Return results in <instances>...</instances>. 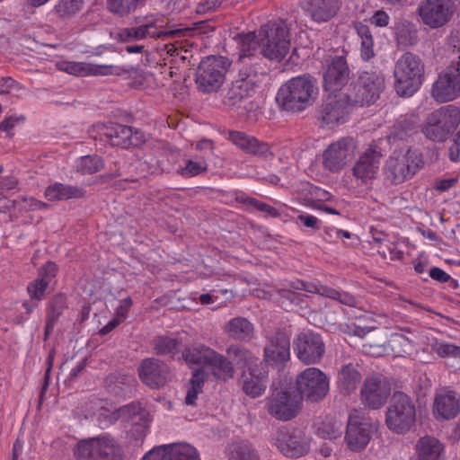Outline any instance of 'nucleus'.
<instances>
[{"instance_id":"f257e3e1","label":"nucleus","mask_w":460,"mask_h":460,"mask_svg":"<svg viewBox=\"0 0 460 460\" xmlns=\"http://www.w3.org/2000/svg\"><path fill=\"white\" fill-rule=\"evenodd\" d=\"M235 40L240 50L239 59L243 64L246 58L257 55L280 61L290 50L289 30L282 21L261 26L258 34H240Z\"/></svg>"},{"instance_id":"f03ea898","label":"nucleus","mask_w":460,"mask_h":460,"mask_svg":"<svg viewBox=\"0 0 460 460\" xmlns=\"http://www.w3.org/2000/svg\"><path fill=\"white\" fill-rule=\"evenodd\" d=\"M315 82L308 75L292 77L279 89L276 102L285 111H302L310 106L316 96Z\"/></svg>"},{"instance_id":"7ed1b4c3","label":"nucleus","mask_w":460,"mask_h":460,"mask_svg":"<svg viewBox=\"0 0 460 460\" xmlns=\"http://www.w3.org/2000/svg\"><path fill=\"white\" fill-rule=\"evenodd\" d=\"M394 75L396 93L403 97L411 96L422 84L424 65L418 56L407 52L397 60Z\"/></svg>"},{"instance_id":"20e7f679","label":"nucleus","mask_w":460,"mask_h":460,"mask_svg":"<svg viewBox=\"0 0 460 460\" xmlns=\"http://www.w3.org/2000/svg\"><path fill=\"white\" fill-rule=\"evenodd\" d=\"M385 421L393 433H408L416 422V408L411 397L403 393H395L386 409Z\"/></svg>"},{"instance_id":"39448f33","label":"nucleus","mask_w":460,"mask_h":460,"mask_svg":"<svg viewBox=\"0 0 460 460\" xmlns=\"http://www.w3.org/2000/svg\"><path fill=\"white\" fill-rule=\"evenodd\" d=\"M357 143L352 137H341L328 144L317 154L315 160L330 173H338L347 167L355 156Z\"/></svg>"},{"instance_id":"423d86ee","label":"nucleus","mask_w":460,"mask_h":460,"mask_svg":"<svg viewBox=\"0 0 460 460\" xmlns=\"http://www.w3.org/2000/svg\"><path fill=\"white\" fill-rule=\"evenodd\" d=\"M459 124L460 109L450 104L429 113L421 131L431 140L443 141Z\"/></svg>"},{"instance_id":"0eeeda50","label":"nucleus","mask_w":460,"mask_h":460,"mask_svg":"<svg viewBox=\"0 0 460 460\" xmlns=\"http://www.w3.org/2000/svg\"><path fill=\"white\" fill-rule=\"evenodd\" d=\"M74 453L77 460H119L120 457L119 444L108 435L79 441Z\"/></svg>"},{"instance_id":"6e6552de","label":"nucleus","mask_w":460,"mask_h":460,"mask_svg":"<svg viewBox=\"0 0 460 460\" xmlns=\"http://www.w3.org/2000/svg\"><path fill=\"white\" fill-rule=\"evenodd\" d=\"M296 388L299 397L312 402L322 401L330 389V380L326 374L317 367H307L296 378Z\"/></svg>"},{"instance_id":"1a4fd4ad","label":"nucleus","mask_w":460,"mask_h":460,"mask_svg":"<svg viewBox=\"0 0 460 460\" xmlns=\"http://www.w3.org/2000/svg\"><path fill=\"white\" fill-rule=\"evenodd\" d=\"M456 12L455 0H422L416 9L421 22L431 30L446 26Z\"/></svg>"},{"instance_id":"9d476101","label":"nucleus","mask_w":460,"mask_h":460,"mask_svg":"<svg viewBox=\"0 0 460 460\" xmlns=\"http://www.w3.org/2000/svg\"><path fill=\"white\" fill-rule=\"evenodd\" d=\"M265 409L277 420L287 421L295 418L301 409V398L287 388H276L265 400Z\"/></svg>"},{"instance_id":"9b49d317","label":"nucleus","mask_w":460,"mask_h":460,"mask_svg":"<svg viewBox=\"0 0 460 460\" xmlns=\"http://www.w3.org/2000/svg\"><path fill=\"white\" fill-rule=\"evenodd\" d=\"M352 102L348 93L328 94L325 102L319 111V121L322 128L332 129L349 118Z\"/></svg>"},{"instance_id":"f8f14e48","label":"nucleus","mask_w":460,"mask_h":460,"mask_svg":"<svg viewBox=\"0 0 460 460\" xmlns=\"http://www.w3.org/2000/svg\"><path fill=\"white\" fill-rule=\"evenodd\" d=\"M230 66L227 58L210 56L203 58L199 66L196 83L203 92L216 91L224 82Z\"/></svg>"},{"instance_id":"ddd939ff","label":"nucleus","mask_w":460,"mask_h":460,"mask_svg":"<svg viewBox=\"0 0 460 460\" xmlns=\"http://www.w3.org/2000/svg\"><path fill=\"white\" fill-rule=\"evenodd\" d=\"M163 27L160 18L150 16L146 18L143 24L135 28H126L118 33V39L121 41L140 40L146 37L164 38L173 36H186L191 32L190 28L170 31L160 30Z\"/></svg>"},{"instance_id":"4468645a","label":"nucleus","mask_w":460,"mask_h":460,"mask_svg":"<svg viewBox=\"0 0 460 460\" xmlns=\"http://www.w3.org/2000/svg\"><path fill=\"white\" fill-rule=\"evenodd\" d=\"M385 86V78L376 72H363L353 85L352 103L369 105L374 103Z\"/></svg>"},{"instance_id":"2eb2a0df","label":"nucleus","mask_w":460,"mask_h":460,"mask_svg":"<svg viewBox=\"0 0 460 460\" xmlns=\"http://www.w3.org/2000/svg\"><path fill=\"white\" fill-rule=\"evenodd\" d=\"M421 163L420 157L408 150L403 154L390 156L385 164L386 173L394 183H400L411 178L420 167Z\"/></svg>"},{"instance_id":"dca6fc26","label":"nucleus","mask_w":460,"mask_h":460,"mask_svg":"<svg viewBox=\"0 0 460 460\" xmlns=\"http://www.w3.org/2000/svg\"><path fill=\"white\" fill-rule=\"evenodd\" d=\"M381 156L377 145L371 143L352 166V175L362 184H367L378 174Z\"/></svg>"},{"instance_id":"f3484780","label":"nucleus","mask_w":460,"mask_h":460,"mask_svg":"<svg viewBox=\"0 0 460 460\" xmlns=\"http://www.w3.org/2000/svg\"><path fill=\"white\" fill-rule=\"evenodd\" d=\"M274 445L286 456L300 457L309 450L305 435L298 429H279L273 438Z\"/></svg>"},{"instance_id":"a211bd4d","label":"nucleus","mask_w":460,"mask_h":460,"mask_svg":"<svg viewBox=\"0 0 460 460\" xmlns=\"http://www.w3.org/2000/svg\"><path fill=\"white\" fill-rule=\"evenodd\" d=\"M98 404L100 407L93 414L102 429L109 427L118 420H130L135 422L137 417L140 420H143L147 415L146 411L136 403L128 404L118 409L104 406L102 401H99ZM105 404L107 403L105 402Z\"/></svg>"},{"instance_id":"6ab92c4d","label":"nucleus","mask_w":460,"mask_h":460,"mask_svg":"<svg viewBox=\"0 0 460 460\" xmlns=\"http://www.w3.org/2000/svg\"><path fill=\"white\" fill-rule=\"evenodd\" d=\"M349 69L345 58L334 57L323 68V88L329 94H338L347 84Z\"/></svg>"},{"instance_id":"aec40b11","label":"nucleus","mask_w":460,"mask_h":460,"mask_svg":"<svg viewBox=\"0 0 460 460\" xmlns=\"http://www.w3.org/2000/svg\"><path fill=\"white\" fill-rule=\"evenodd\" d=\"M59 71L75 76L120 75L123 69L113 65H99L89 62L60 60L56 64Z\"/></svg>"},{"instance_id":"412c9836","label":"nucleus","mask_w":460,"mask_h":460,"mask_svg":"<svg viewBox=\"0 0 460 460\" xmlns=\"http://www.w3.org/2000/svg\"><path fill=\"white\" fill-rule=\"evenodd\" d=\"M295 350L302 362L310 365L319 362L325 351V346L320 335L308 332L297 336Z\"/></svg>"},{"instance_id":"4be33fe9","label":"nucleus","mask_w":460,"mask_h":460,"mask_svg":"<svg viewBox=\"0 0 460 460\" xmlns=\"http://www.w3.org/2000/svg\"><path fill=\"white\" fill-rule=\"evenodd\" d=\"M391 394L389 383L381 377L366 379L361 388V401L370 409H379L387 401Z\"/></svg>"},{"instance_id":"5701e85b","label":"nucleus","mask_w":460,"mask_h":460,"mask_svg":"<svg viewBox=\"0 0 460 460\" xmlns=\"http://www.w3.org/2000/svg\"><path fill=\"white\" fill-rule=\"evenodd\" d=\"M290 358V342L288 336L279 332L269 338L264 348V361L267 365L282 367Z\"/></svg>"},{"instance_id":"b1692460","label":"nucleus","mask_w":460,"mask_h":460,"mask_svg":"<svg viewBox=\"0 0 460 460\" xmlns=\"http://www.w3.org/2000/svg\"><path fill=\"white\" fill-rule=\"evenodd\" d=\"M138 373L142 382L151 388L164 385L170 377L168 367L155 358L145 359L138 368Z\"/></svg>"},{"instance_id":"393cba45","label":"nucleus","mask_w":460,"mask_h":460,"mask_svg":"<svg viewBox=\"0 0 460 460\" xmlns=\"http://www.w3.org/2000/svg\"><path fill=\"white\" fill-rule=\"evenodd\" d=\"M341 5V0H301L300 6L312 21L321 23L333 18Z\"/></svg>"},{"instance_id":"a878e982","label":"nucleus","mask_w":460,"mask_h":460,"mask_svg":"<svg viewBox=\"0 0 460 460\" xmlns=\"http://www.w3.org/2000/svg\"><path fill=\"white\" fill-rule=\"evenodd\" d=\"M376 429V425L368 422H358L350 418L345 437L348 447L355 452L363 450L369 443L373 431Z\"/></svg>"},{"instance_id":"bb28decb","label":"nucleus","mask_w":460,"mask_h":460,"mask_svg":"<svg viewBox=\"0 0 460 460\" xmlns=\"http://www.w3.org/2000/svg\"><path fill=\"white\" fill-rule=\"evenodd\" d=\"M243 390L251 398L261 396L268 386V372L255 366L242 375Z\"/></svg>"},{"instance_id":"cd10ccee","label":"nucleus","mask_w":460,"mask_h":460,"mask_svg":"<svg viewBox=\"0 0 460 460\" xmlns=\"http://www.w3.org/2000/svg\"><path fill=\"white\" fill-rule=\"evenodd\" d=\"M417 460H446L445 445L437 438L425 436L415 445Z\"/></svg>"},{"instance_id":"c85d7f7f","label":"nucleus","mask_w":460,"mask_h":460,"mask_svg":"<svg viewBox=\"0 0 460 460\" xmlns=\"http://www.w3.org/2000/svg\"><path fill=\"white\" fill-rule=\"evenodd\" d=\"M460 410L459 401L452 391L437 394L433 403V414L437 419L449 420L456 416Z\"/></svg>"},{"instance_id":"c756f323","label":"nucleus","mask_w":460,"mask_h":460,"mask_svg":"<svg viewBox=\"0 0 460 460\" xmlns=\"http://www.w3.org/2000/svg\"><path fill=\"white\" fill-rule=\"evenodd\" d=\"M229 140L248 154L261 157H268L271 155L270 149L267 144L259 142L255 137L248 136L243 132H230Z\"/></svg>"},{"instance_id":"7c9ffc66","label":"nucleus","mask_w":460,"mask_h":460,"mask_svg":"<svg viewBox=\"0 0 460 460\" xmlns=\"http://www.w3.org/2000/svg\"><path fill=\"white\" fill-rule=\"evenodd\" d=\"M58 266L52 261L47 262L39 271V277L28 288V293L32 299L40 300L51 281L55 279Z\"/></svg>"},{"instance_id":"2f4dec72","label":"nucleus","mask_w":460,"mask_h":460,"mask_svg":"<svg viewBox=\"0 0 460 460\" xmlns=\"http://www.w3.org/2000/svg\"><path fill=\"white\" fill-rule=\"evenodd\" d=\"M295 288L296 289H305L309 293L319 294L321 296L332 298L333 300H337L340 303L349 306H356L357 305V299L349 293L341 292L325 286L315 285L313 283L305 284L304 282L298 281Z\"/></svg>"},{"instance_id":"473e14b6","label":"nucleus","mask_w":460,"mask_h":460,"mask_svg":"<svg viewBox=\"0 0 460 460\" xmlns=\"http://www.w3.org/2000/svg\"><path fill=\"white\" fill-rule=\"evenodd\" d=\"M208 351L215 349L204 344L192 345L181 352V359H183L190 368L208 367L212 357Z\"/></svg>"},{"instance_id":"72a5a7b5","label":"nucleus","mask_w":460,"mask_h":460,"mask_svg":"<svg viewBox=\"0 0 460 460\" xmlns=\"http://www.w3.org/2000/svg\"><path fill=\"white\" fill-rule=\"evenodd\" d=\"M84 195V190L82 188L60 182L49 185L44 192L45 198L50 201L79 199Z\"/></svg>"},{"instance_id":"f704fd0d","label":"nucleus","mask_w":460,"mask_h":460,"mask_svg":"<svg viewBox=\"0 0 460 460\" xmlns=\"http://www.w3.org/2000/svg\"><path fill=\"white\" fill-rule=\"evenodd\" d=\"M225 330L234 340L250 341L254 337L253 324L243 317L233 318L226 323Z\"/></svg>"},{"instance_id":"c9c22d12","label":"nucleus","mask_w":460,"mask_h":460,"mask_svg":"<svg viewBox=\"0 0 460 460\" xmlns=\"http://www.w3.org/2000/svg\"><path fill=\"white\" fill-rule=\"evenodd\" d=\"M208 352L212 357L208 361V367H210L213 376L221 381H226L233 378L234 375V368L232 362L216 350Z\"/></svg>"},{"instance_id":"e433bc0d","label":"nucleus","mask_w":460,"mask_h":460,"mask_svg":"<svg viewBox=\"0 0 460 460\" xmlns=\"http://www.w3.org/2000/svg\"><path fill=\"white\" fill-rule=\"evenodd\" d=\"M353 29L360 40L361 58L365 61L370 60L375 57V41L370 28L361 22H355Z\"/></svg>"},{"instance_id":"4c0bfd02","label":"nucleus","mask_w":460,"mask_h":460,"mask_svg":"<svg viewBox=\"0 0 460 460\" xmlns=\"http://www.w3.org/2000/svg\"><path fill=\"white\" fill-rule=\"evenodd\" d=\"M361 381V374L352 364L345 365L339 371L337 385L344 393L354 391Z\"/></svg>"},{"instance_id":"58836bf2","label":"nucleus","mask_w":460,"mask_h":460,"mask_svg":"<svg viewBox=\"0 0 460 460\" xmlns=\"http://www.w3.org/2000/svg\"><path fill=\"white\" fill-rule=\"evenodd\" d=\"M166 449L167 460H200L198 450L188 443L162 445Z\"/></svg>"},{"instance_id":"ea45409f","label":"nucleus","mask_w":460,"mask_h":460,"mask_svg":"<svg viewBox=\"0 0 460 460\" xmlns=\"http://www.w3.org/2000/svg\"><path fill=\"white\" fill-rule=\"evenodd\" d=\"M205 383V373L203 370L196 369L186 386V395L184 403L187 406L196 405V401L199 394L203 391Z\"/></svg>"},{"instance_id":"a19ab883","label":"nucleus","mask_w":460,"mask_h":460,"mask_svg":"<svg viewBox=\"0 0 460 460\" xmlns=\"http://www.w3.org/2000/svg\"><path fill=\"white\" fill-rule=\"evenodd\" d=\"M394 32L399 45L407 47L412 44V38L416 34L413 25L406 20H398L394 22Z\"/></svg>"},{"instance_id":"79ce46f5","label":"nucleus","mask_w":460,"mask_h":460,"mask_svg":"<svg viewBox=\"0 0 460 460\" xmlns=\"http://www.w3.org/2000/svg\"><path fill=\"white\" fill-rule=\"evenodd\" d=\"M388 344L395 357L411 356L414 350L411 341L400 333L392 335Z\"/></svg>"},{"instance_id":"37998d69","label":"nucleus","mask_w":460,"mask_h":460,"mask_svg":"<svg viewBox=\"0 0 460 460\" xmlns=\"http://www.w3.org/2000/svg\"><path fill=\"white\" fill-rule=\"evenodd\" d=\"M226 353L237 365L252 367V364L257 360V357L249 349L238 345H232L227 348Z\"/></svg>"},{"instance_id":"c03bdc74","label":"nucleus","mask_w":460,"mask_h":460,"mask_svg":"<svg viewBox=\"0 0 460 460\" xmlns=\"http://www.w3.org/2000/svg\"><path fill=\"white\" fill-rule=\"evenodd\" d=\"M103 160L97 155H84L76 160V171L83 174H93L103 168Z\"/></svg>"},{"instance_id":"a18cd8bd","label":"nucleus","mask_w":460,"mask_h":460,"mask_svg":"<svg viewBox=\"0 0 460 460\" xmlns=\"http://www.w3.org/2000/svg\"><path fill=\"white\" fill-rule=\"evenodd\" d=\"M317 434L328 439L340 438L342 434V424L339 420L327 419L317 427Z\"/></svg>"},{"instance_id":"49530a36","label":"nucleus","mask_w":460,"mask_h":460,"mask_svg":"<svg viewBox=\"0 0 460 460\" xmlns=\"http://www.w3.org/2000/svg\"><path fill=\"white\" fill-rule=\"evenodd\" d=\"M263 76L262 73L259 74L254 70H251L248 73L246 69L241 68L239 72L240 79L236 82L237 87L248 93L249 90H252L261 82Z\"/></svg>"},{"instance_id":"de8ad7c7","label":"nucleus","mask_w":460,"mask_h":460,"mask_svg":"<svg viewBox=\"0 0 460 460\" xmlns=\"http://www.w3.org/2000/svg\"><path fill=\"white\" fill-rule=\"evenodd\" d=\"M228 460H260V457L250 445L239 443L230 448Z\"/></svg>"},{"instance_id":"09e8293b","label":"nucleus","mask_w":460,"mask_h":460,"mask_svg":"<svg viewBox=\"0 0 460 460\" xmlns=\"http://www.w3.org/2000/svg\"><path fill=\"white\" fill-rule=\"evenodd\" d=\"M155 348L159 354H171L173 358L181 359V351L178 348V341L174 339L161 337L155 341Z\"/></svg>"},{"instance_id":"8fccbe9b","label":"nucleus","mask_w":460,"mask_h":460,"mask_svg":"<svg viewBox=\"0 0 460 460\" xmlns=\"http://www.w3.org/2000/svg\"><path fill=\"white\" fill-rule=\"evenodd\" d=\"M83 0H58L55 11L59 17L68 18L77 13L83 7Z\"/></svg>"},{"instance_id":"3c124183","label":"nucleus","mask_w":460,"mask_h":460,"mask_svg":"<svg viewBox=\"0 0 460 460\" xmlns=\"http://www.w3.org/2000/svg\"><path fill=\"white\" fill-rule=\"evenodd\" d=\"M431 348L441 358L460 357V348L451 343L435 340Z\"/></svg>"},{"instance_id":"603ef678","label":"nucleus","mask_w":460,"mask_h":460,"mask_svg":"<svg viewBox=\"0 0 460 460\" xmlns=\"http://www.w3.org/2000/svg\"><path fill=\"white\" fill-rule=\"evenodd\" d=\"M137 0H108L109 9L119 15H126L135 10Z\"/></svg>"},{"instance_id":"864d4df0","label":"nucleus","mask_w":460,"mask_h":460,"mask_svg":"<svg viewBox=\"0 0 460 460\" xmlns=\"http://www.w3.org/2000/svg\"><path fill=\"white\" fill-rule=\"evenodd\" d=\"M207 168L208 164L204 159L199 161L189 160L186 165L181 168L179 172L184 177H193L205 172Z\"/></svg>"},{"instance_id":"5fc2aeb1","label":"nucleus","mask_w":460,"mask_h":460,"mask_svg":"<svg viewBox=\"0 0 460 460\" xmlns=\"http://www.w3.org/2000/svg\"><path fill=\"white\" fill-rule=\"evenodd\" d=\"M19 205L27 211L41 210L49 207L47 203L38 200L33 197L21 198Z\"/></svg>"},{"instance_id":"6e6d98bb","label":"nucleus","mask_w":460,"mask_h":460,"mask_svg":"<svg viewBox=\"0 0 460 460\" xmlns=\"http://www.w3.org/2000/svg\"><path fill=\"white\" fill-rule=\"evenodd\" d=\"M389 14L384 10H377L369 18L368 22L371 25L377 28L387 27L390 22Z\"/></svg>"},{"instance_id":"4d7b16f0","label":"nucleus","mask_w":460,"mask_h":460,"mask_svg":"<svg viewBox=\"0 0 460 460\" xmlns=\"http://www.w3.org/2000/svg\"><path fill=\"white\" fill-rule=\"evenodd\" d=\"M132 305L133 302L130 297L128 296L122 299L116 309L114 317L122 323L128 317V312Z\"/></svg>"},{"instance_id":"13d9d810","label":"nucleus","mask_w":460,"mask_h":460,"mask_svg":"<svg viewBox=\"0 0 460 460\" xmlns=\"http://www.w3.org/2000/svg\"><path fill=\"white\" fill-rule=\"evenodd\" d=\"M115 132L122 135L124 137L122 142L117 141V145H122L124 147H127L128 146L134 144L132 140V128L130 127L119 125L116 127Z\"/></svg>"},{"instance_id":"bf43d9fd","label":"nucleus","mask_w":460,"mask_h":460,"mask_svg":"<svg viewBox=\"0 0 460 460\" xmlns=\"http://www.w3.org/2000/svg\"><path fill=\"white\" fill-rule=\"evenodd\" d=\"M141 460H167L164 447H155L149 450Z\"/></svg>"},{"instance_id":"052dcab7","label":"nucleus","mask_w":460,"mask_h":460,"mask_svg":"<svg viewBox=\"0 0 460 460\" xmlns=\"http://www.w3.org/2000/svg\"><path fill=\"white\" fill-rule=\"evenodd\" d=\"M221 4L220 0H203L197 7L198 13H207L217 10Z\"/></svg>"},{"instance_id":"680f3d73","label":"nucleus","mask_w":460,"mask_h":460,"mask_svg":"<svg viewBox=\"0 0 460 460\" xmlns=\"http://www.w3.org/2000/svg\"><path fill=\"white\" fill-rule=\"evenodd\" d=\"M296 220L309 228L318 229L319 227L318 225L320 220L316 217L310 214H301L297 217Z\"/></svg>"},{"instance_id":"e2e57ef3","label":"nucleus","mask_w":460,"mask_h":460,"mask_svg":"<svg viewBox=\"0 0 460 460\" xmlns=\"http://www.w3.org/2000/svg\"><path fill=\"white\" fill-rule=\"evenodd\" d=\"M449 158L453 162L460 161V130L456 134L454 143L449 148Z\"/></svg>"},{"instance_id":"0e129e2a","label":"nucleus","mask_w":460,"mask_h":460,"mask_svg":"<svg viewBox=\"0 0 460 460\" xmlns=\"http://www.w3.org/2000/svg\"><path fill=\"white\" fill-rule=\"evenodd\" d=\"M24 120L23 116H10L5 118L0 125V128L5 131L12 129L16 124Z\"/></svg>"},{"instance_id":"69168bd1","label":"nucleus","mask_w":460,"mask_h":460,"mask_svg":"<svg viewBox=\"0 0 460 460\" xmlns=\"http://www.w3.org/2000/svg\"><path fill=\"white\" fill-rule=\"evenodd\" d=\"M429 277L441 283H446L450 279V276L440 268L434 267L429 270Z\"/></svg>"},{"instance_id":"338daca9","label":"nucleus","mask_w":460,"mask_h":460,"mask_svg":"<svg viewBox=\"0 0 460 460\" xmlns=\"http://www.w3.org/2000/svg\"><path fill=\"white\" fill-rule=\"evenodd\" d=\"M456 182V178L441 179L436 181L435 188L440 191H446L451 189Z\"/></svg>"},{"instance_id":"774afa93","label":"nucleus","mask_w":460,"mask_h":460,"mask_svg":"<svg viewBox=\"0 0 460 460\" xmlns=\"http://www.w3.org/2000/svg\"><path fill=\"white\" fill-rule=\"evenodd\" d=\"M14 84V81L11 77L0 78V94L9 93Z\"/></svg>"}]
</instances>
